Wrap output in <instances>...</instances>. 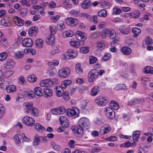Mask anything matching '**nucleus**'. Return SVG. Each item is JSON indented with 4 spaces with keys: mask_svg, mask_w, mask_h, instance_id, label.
I'll return each mask as SVG.
<instances>
[{
    "mask_svg": "<svg viewBox=\"0 0 153 153\" xmlns=\"http://www.w3.org/2000/svg\"><path fill=\"white\" fill-rule=\"evenodd\" d=\"M78 124L80 127L83 129H87L90 127V124L89 120L85 118H82L79 119Z\"/></svg>",
    "mask_w": 153,
    "mask_h": 153,
    "instance_id": "nucleus-1",
    "label": "nucleus"
},
{
    "mask_svg": "<svg viewBox=\"0 0 153 153\" xmlns=\"http://www.w3.org/2000/svg\"><path fill=\"white\" fill-rule=\"evenodd\" d=\"M98 76V71L96 69L91 70L88 74V79L90 82H92L96 79Z\"/></svg>",
    "mask_w": 153,
    "mask_h": 153,
    "instance_id": "nucleus-2",
    "label": "nucleus"
},
{
    "mask_svg": "<svg viewBox=\"0 0 153 153\" xmlns=\"http://www.w3.org/2000/svg\"><path fill=\"white\" fill-rule=\"evenodd\" d=\"M79 113L78 109L76 107L73 108L72 109L68 108L67 110V115L69 117L73 118L76 117L78 116Z\"/></svg>",
    "mask_w": 153,
    "mask_h": 153,
    "instance_id": "nucleus-3",
    "label": "nucleus"
},
{
    "mask_svg": "<svg viewBox=\"0 0 153 153\" xmlns=\"http://www.w3.org/2000/svg\"><path fill=\"white\" fill-rule=\"evenodd\" d=\"M23 123L29 126H31L34 125L35 122L34 119L31 117L28 116L24 117L22 120Z\"/></svg>",
    "mask_w": 153,
    "mask_h": 153,
    "instance_id": "nucleus-4",
    "label": "nucleus"
},
{
    "mask_svg": "<svg viewBox=\"0 0 153 153\" xmlns=\"http://www.w3.org/2000/svg\"><path fill=\"white\" fill-rule=\"evenodd\" d=\"M65 22L67 25L71 27L76 26L78 23V19L71 17L66 18L65 19Z\"/></svg>",
    "mask_w": 153,
    "mask_h": 153,
    "instance_id": "nucleus-5",
    "label": "nucleus"
},
{
    "mask_svg": "<svg viewBox=\"0 0 153 153\" xmlns=\"http://www.w3.org/2000/svg\"><path fill=\"white\" fill-rule=\"evenodd\" d=\"M108 100L105 97H97L95 102L97 104L100 106L105 105L108 102Z\"/></svg>",
    "mask_w": 153,
    "mask_h": 153,
    "instance_id": "nucleus-6",
    "label": "nucleus"
},
{
    "mask_svg": "<svg viewBox=\"0 0 153 153\" xmlns=\"http://www.w3.org/2000/svg\"><path fill=\"white\" fill-rule=\"evenodd\" d=\"M70 70L68 68H65L60 70L58 72L59 76L62 78H65L69 76L70 74Z\"/></svg>",
    "mask_w": 153,
    "mask_h": 153,
    "instance_id": "nucleus-7",
    "label": "nucleus"
},
{
    "mask_svg": "<svg viewBox=\"0 0 153 153\" xmlns=\"http://www.w3.org/2000/svg\"><path fill=\"white\" fill-rule=\"evenodd\" d=\"M75 36L76 39L79 41H84L87 39L86 34L79 31L76 32Z\"/></svg>",
    "mask_w": 153,
    "mask_h": 153,
    "instance_id": "nucleus-8",
    "label": "nucleus"
},
{
    "mask_svg": "<svg viewBox=\"0 0 153 153\" xmlns=\"http://www.w3.org/2000/svg\"><path fill=\"white\" fill-rule=\"evenodd\" d=\"M22 44L25 47H31L33 45V42L31 39L26 38L22 40Z\"/></svg>",
    "mask_w": 153,
    "mask_h": 153,
    "instance_id": "nucleus-9",
    "label": "nucleus"
},
{
    "mask_svg": "<svg viewBox=\"0 0 153 153\" xmlns=\"http://www.w3.org/2000/svg\"><path fill=\"white\" fill-rule=\"evenodd\" d=\"M77 55V51L71 49H69L65 53L66 57L70 59L71 58H74L76 57Z\"/></svg>",
    "mask_w": 153,
    "mask_h": 153,
    "instance_id": "nucleus-10",
    "label": "nucleus"
},
{
    "mask_svg": "<svg viewBox=\"0 0 153 153\" xmlns=\"http://www.w3.org/2000/svg\"><path fill=\"white\" fill-rule=\"evenodd\" d=\"M40 85L42 87H50L53 85V82L50 79H48L41 81Z\"/></svg>",
    "mask_w": 153,
    "mask_h": 153,
    "instance_id": "nucleus-11",
    "label": "nucleus"
},
{
    "mask_svg": "<svg viewBox=\"0 0 153 153\" xmlns=\"http://www.w3.org/2000/svg\"><path fill=\"white\" fill-rule=\"evenodd\" d=\"M106 35H107L111 39H113L116 36L115 31L112 29L105 28L103 30Z\"/></svg>",
    "mask_w": 153,
    "mask_h": 153,
    "instance_id": "nucleus-12",
    "label": "nucleus"
},
{
    "mask_svg": "<svg viewBox=\"0 0 153 153\" xmlns=\"http://www.w3.org/2000/svg\"><path fill=\"white\" fill-rule=\"evenodd\" d=\"M60 124L62 126L65 128L68 127L69 124L68 120L66 117L62 116L59 118Z\"/></svg>",
    "mask_w": 153,
    "mask_h": 153,
    "instance_id": "nucleus-13",
    "label": "nucleus"
},
{
    "mask_svg": "<svg viewBox=\"0 0 153 153\" xmlns=\"http://www.w3.org/2000/svg\"><path fill=\"white\" fill-rule=\"evenodd\" d=\"M92 5V3L90 0H84L80 4L81 8L84 10L89 9Z\"/></svg>",
    "mask_w": 153,
    "mask_h": 153,
    "instance_id": "nucleus-14",
    "label": "nucleus"
},
{
    "mask_svg": "<svg viewBox=\"0 0 153 153\" xmlns=\"http://www.w3.org/2000/svg\"><path fill=\"white\" fill-rule=\"evenodd\" d=\"M74 134L78 137H81L83 134V128L81 127H75L73 129Z\"/></svg>",
    "mask_w": 153,
    "mask_h": 153,
    "instance_id": "nucleus-15",
    "label": "nucleus"
},
{
    "mask_svg": "<svg viewBox=\"0 0 153 153\" xmlns=\"http://www.w3.org/2000/svg\"><path fill=\"white\" fill-rule=\"evenodd\" d=\"M45 42L47 45H53L54 44V37L53 35L48 36L45 39Z\"/></svg>",
    "mask_w": 153,
    "mask_h": 153,
    "instance_id": "nucleus-16",
    "label": "nucleus"
},
{
    "mask_svg": "<svg viewBox=\"0 0 153 153\" xmlns=\"http://www.w3.org/2000/svg\"><path fill=\"white\" fill-rule=\"evenodd\" d=\"M25 112L27 113H30L31 110L33 108V104L32 102H25Z\"/></svg>",
    "mask_w": 153,
    "mask_h": 153,
    "instance_id": "nucleus-17",
    "label": "nucleus"
},
{
    "mask_svg": "<svg viewBox=\"0 0 153 153\" xmlns=\"http://www.w3.org/2000/svg\"><path fill=\"white\" fill-rule=\"evenodd\" d=\"M144 100L143 99H134L129 102L128 105H134L136 104H139L140 103L144 102Z\"/></svg>",
    "mask_w": 153,
    "mask_h": 153,
    "instance_id": "nucleus-18",
    "label": "nucleus"
},
{
    "mask_svg": "<svg viewBox=\"0 0 153 153\" xmlns=\"http://www.w3.org/2000/svg\"><path fill=\"white\" fill-rule=\"evenodd\" d=\"M43 95L46 98L51 97L52 95L53 92L52 90L50 88H45L43 90Z\"/></svg>",
    "mask_w": 153,
    "mask_h": 153,
    "instance_id": "nucleus-19",
    "label": "nucleus"
},
{
    "mask_svg": "<svg viewBox=\"0 0 153 153\" xmlns=\"http://www.w3.org/2000/svg\"><path fill=\"white\" fill-rule=\"evenodd\" d=\"M13 19L16 20L14 21L15 23L17 25L19 26H22L23 25L24 23V21L21 19L19 17L17 16H14L13 18Z\"/></svg>",
    "mask_w": 153,
    "mask_h": 153,
    "instance_id": "nucleus-20",
    "label": "nucleus"
},
{
    "mask_svg": "<svg viewBox=\"0 0 153 153\" xmlns=\"http://www.w3.org/2000/svg\"><path fill=\"white\" fill-rule=\"evenodd\" d=\"M121 51L123 54L126 55H129L131 52V49L128 47H124L121 48Z\"/></svg>",
    "mask_w": 153,
    "mask_h": 153,
    "instance_id": "nucleus-21",
    "label": "nucleus"
},
{
    "mask_svg": "<svg viewBox=\"0 0 153 153\" xmlns=\"http://www.w3.org/2000/svg\"><path fill=\"white\" fill-rule=\"evenodd\" d=\"M111 129L110 126L108 124L104 125L102 127V130H101L102 134H105L108 132Z\"/></svg>",
    "mask_w": 153,
    "mask_h": 153,
    "instance_id": "nucleus-22",
    "label": "nucleus"
},
{
    "mask_svg": "<svg viewBox=\"0 0 153 153\" xmlns=\"http://www.w3.org/2000/svg\"><path fill=\"white\" fill-rule=\"evenodd\" d=\"M15 65L14 62L11 59L7 60L6 63L4 64L5 67L6 68H12Z\"/></svg>",
    "mask_w": 153,
    "mask_h": 153,
    "instance_id": "nucleus-23",
    "label": "nucleus"
},
{
    "mask_svg": "<svg viewBox=\"0 0 153 153\" xmlns=\"http://www.w3.org/2000/svg\"><path fill=\"white\" fill-rule=\"evenodd\" d=\"M30 112L31 115L34 117H37L39 115V111L34 107H33Z\"/></svg>",
    "mask_w": 153,
    "mask_h": 153,
    "instance_id": "nucleus-24",
    "label": "nucleus"
},
{
    "mask_svg": "<svg viewBox=\"0 0 153 153\" xmlns=\"http://www.w3.org/2000/svg\"><path fill=\"white\" fill-rule=\"evenodd\" d=\"M109 105L113 109L117 110L119 108L118 103L115 100H111Z\"/></svg>",
    "mask_w": 153,
    "mask_h": 153,
    "instance_id": "nucleus-25",
    "label": "nucleus"
},
{
    "mask_svg": "<svg viewBox=\"0 0 153 153\" xmlns=\"http://www.w3.org/2000/svg\"><path fill=\"white\" fill-rule=\"evenodd\" d=\"M100 88L97 86H94L91 89V95L93 96L97 95L100 91Z\"/></svg>",
    "mask_w": 153,
    "mask_h": 153,
    "instance_id": "nucleus-26",
    "label": "nucleus"
},
{
    "mask_svg": "<svg viewBox=\"0 0 153 153\" xmlns=\"http://www.w3.org/2000/svg\"><path fill=\"white\" fill-rule=\"evenodd\" d=\"M8 83L7 81L4 80L0 81V88L3 90L6 89Z\"/></svg>",
    "mask_w": 153,
    "mask_h": 153,
    "instance_id": "nucleus-27",
    "label": "nucleus"
},
{
    "mask_svg": "<svg viewBox=\"0 0 153 153\" xmlns=\"http://www.w3.org/2000/svg\"><path fill=\"white\" fill-rule=\"evenodd\" d=\"M140 134V132L139 131H136L133 132L132 134V138L135 142L138 141V136Z\"/></svg>",
    "mask_w": 153,
    "mask_h": 153,
    "instance_id": "nucleus-28",
    "label": "nucleus"
},
{
    "mask_svg": "<svg viewBox=\"0 0 153 153\" xmlns=\"http://www.w3.org/2000/svg\"><path fill=\"white\" fill-rule=\"evenodd\" d=\"M34 91L35 94L38 96L41 97L43 95V94L42 92V89L39 87H36L34 89Z\"/></svg>",
    "mask_w": 153,
    "mask_h": 153,
    "instance_id": "nucleus-29",
    "label": "nucleus"
},
{
    "mask_svg": "<svg viewBox=\"0 0 153 153\" xmlns=\"http://www.w3.org/2000/svg\"><path fill=\"white\" fill-rule=\"evenodd\" d=\"M24 53L22 51H18L14 54V56L16 59H20L22 58L24 56Z\"/></svg>",
    "mask_w": 153,
    "mask_h": 153,
    "instance_id": "nucleus-30",
    "label": "nucleus"
},
{
    "mask_svg": "<svg viewBox=\"0 0 153 153\" xmlns=\"http://www.w3.org/2000/svg\"><path fill=\"white\" fill-rule=\"evenodd\" d=\"M6 89L8 93L15 91L16 90V86L13 85L7 86Z\"/></svg>",
    "mask_w": 153,
    "mask_h": 153,
    "instance_id": "nucleus-31",
    "label": "nucleus"
},
{
    "mask_svg": "<svg viewBox=\"0 0 153 153\" xmlns=\"http://www.w3.org/2000/svg\"><path fill=\"white\" fill-rule=\"evenodd\" d=\"M132 31L134 33L133 37L134 38L137 37L141 32V30L138 28L135 27L133 28Z\"/></svg>",
    "mask_w": 153,
    "mask_h": 153,
    "instance_id": "nucleus-32",
    "label": "nucleus"
},
{
    "mask_svg": "<svg viewBox=\"0 0 153 153\" xmlns=\"http://www.w3.org/2000/svg\"><path fill=\"white\" fill-rule=\"evenodd\" d=\"M144 72L146 74H153V68L150 66H147L144 68Z\"/></svg>",
    "mask_w": 153,
    "mask_h": 153,
    "instance_id": "nucleus-33",
    "label": "nucleus"
},
{
    "mask_svg": "<svg viewBox=\"0 0 153 153\" xmlns=\"http://www.w3.org/2000/svg\"><path fill=\"white\" fill-rule=\"evenodd\" d=\"M34 127L36 130L39 131H45V128L44 127L41 126L39 123H36L34 126Z\"/></svg>",
    "mask_w": 153,
    "mask_h": 153,
    "instance_id": "nucleus-34",
    "label": "nucleus"
},
{
    "mask_svg": "<svg viewBox=\"0 0 153 153\" xmlns=\"http://www.w3.org/2000/svg\"><path fill=\"white\" fill-rule=\"evenodd\" d=\"M70 45L75 48H77L80 45V43L79 42L76 41H71L69 42Z\"/></svg>",
    "mask_w": 153,
    "mask_h": 153,
    "instance_id": "nucleus-35",
    "label": "nucleus"
},
{
    "mask_svg": "<svg viewBox=\"0 0 153 153\" xmlns=\"http://www.w3.org/2000/svg\"><path fill=\"white\" fill-rule=\"evenodd\" d=\"M39 137L38 135H36L34 137L33 140V145L35 146H37L38 145L40 142Z\"/></svg>",
    "mask_w": 153,
    "mask_h": 153,
    "instance_id": "nucleus-36",
    "label": "nucleus"
},
{
    "mask_svg": "<svg viewBox=\"0 0 153 153\" xmlns=\"http://www.w3.org/2000/svg\"><path fill=\"white\" fill-rule=\"evenodd\" d=\"M35 43L36 46L39 48H40L42 47L43 41L42 39H38L36 40Z\"/></svg>",
    "mask_w": 153,
    "mask_h": 153,
    "instance_id": "nucleus-37",
    "label": "nucleus"
},
{
    "mask_svg": "<svg viewBox=\"0 0 153 153\" xmlns=\"http://www.w3.org/2000/svg\"><path fill=\"white\" fill-rule=\"evenodd\" d=\"M107 15V11L105 9H102L98 13V15L100 17H105Z\"/></svg>",
    "mask_w": 153,
    "mask_h": 153,
    "instance_id": "nucleus-38",
    "label": "nucleus"
},
{
    "mask_svg": "<svg viewBox=\"0 0 153 153\" xmlns=\"http://www.w3.org/2000/svg\"><path fill=\"white\" fill-rule=\"evenodd\" d=\"M71 83V81L70 80H64L62 82L61 85L62 88H65L67 85H68Z\"/></svg>",
    "mask_w": 153,
    "mask_h": 153,
    "instance_id": "nucleus-39",
    "label": "nucleus"
},
{
    "mask_svg": "<svg viewBox=\"0 0 153 153\" xmlns=\"http://www.w3.org/2000/svg\"><path fill=\"white\" fill-rule=\"evenodd\" d=\"M1 23L2 25L5 27H9L10 25V22L9 20L6 21L4 18L1 20Z\"/></svg>",
    "mask_w": 153,
    "mask_h": 153,
    "instance_id": "nucleus-40",
    "label": "nucleus"
},
{
    "mask_svg": "<svg viewBox=\"0 0 153 153\" xmlns=\"http://www.w3.org/2000/svg\"><path fill=\"white\" fill-rule=\"evenodd\" d=\"M73 32L71 30H68L64 32L63 33V35L65 36L66 37H69L72 36L74 35Z\"/></svg>",
    "mask_w": 153,
    "mask_h": 153,
    "instance_id": "nucleus-41",
    "label": "nucleus"
},
{
    "mask_svg": "<svg viewBox=\"0 0 153 153\" xmlns=\"http://www.w3.org/2000/svg\"><path fill=\"white\" fill-rule=\"evenodd\" d=\"M144 41L146 44L147 45H152L153 43V40L148 36L145 39Z\"/></svg>",
    "mask_w": 153,
    "mask_h": 153,
    "instance_id": "nucleus-42",
    "label": "nucleus"
},
{
    "mask_svg": "<svg viewBox=\"0 0 153 153\" xmlns=\"http://www.w3.org/2000/svg\"><path fill=\"white\" fill-rule=\"evenodd\" d=\"M58 114H63L66 111V109L64 106H61L57 108Z\"/></svg>",
    "mask_w": 153,
    "mask_h": 153,
    "instance_id": "nucleus-43",
    "label": "nucleus"
},
{
    "mask_svg": "<svg viewBox=\"0 0 153 153\" xmlns=\"http://www.w3.org/2000/svg\"><path fill=\"white\" fill-rule=\"evenodd\" d=\"M30 0H21L19 1V2L22 6L29 7L30 6V4L29 3V2Z\"/></svg>",
    "mask_w": 153,
    "mask_h": 153,
    "instance_id": "nucleus-44",
    "label": "nucleus"
},
{
    "mask_svg": "<svg viewBox=\"0 0 153 153\" xmlns=\"http://www.w3.org/2000/svg\"><path fill=\"white\" fill-rule=\"evenodd\" d=\"M105 46V44L103 41L99 42L97 43V47L98 48L103 49Z\"/></svg>",
    "mask_w": 153,
    "mask_h": 153,
    "instance_id": "nucleus-45",
    "label": "nucleus"
},
{
    "mask_svg": "<svg viewBox=\"0 0 153 153\" xmlns=\"http://www.w3.org/2000/svg\"><path fill=\"white\" fill-rule=\"evenodd\" d=\"M112 15H119L122 13V10L117 7H114L113 9Z\"/></svg>",
    "mask_w": 153,
    "mask_h": 153,
    "instance_id": "nucleus-46",
    "label": "nucleus"
},
{
    "mask_svg": "<svg viewBox=\"0 0 153 153\" xmlns=\"http://www.w3.org/2000/svg\"><path fill=\"white\" fill-rule=\"evenodd\" d=\"M8 56L7 53L6 52H4L0 54V61H4Z\"/></svg>",
    "mask_w": 153,
    "mask_h": 153,
    "instance_id": "nucleus-47",
    "label": "nucleus"
},
{
    "mask_svg": "<svg viewBox=\"0 0 153 153\" xmlns=\"http://www.w3.org/2000/svg\"><path fill=\"white\" fill-rule=\"evenodd\" d=\"M35 27L34 26H33L30 27L29 29L28 33L29 35L33 36L34 32H36V30H35Z\"/></svg>",
    "mask_w": 153,
    "mask_h": 153,
    "instance_id": "nucleus-48",
    "label": "nucleus"
},
{
    "mask_svg": "<svg viewBox=\"0 0 153 153\" xmlns=\"http://www.w3.org/2000/svg\"><path fill=\"white\" fill-rule=\"evenodd\" d=\"M105 115L110 119H112L115 117V112L113 111H110L105 114Z\"/></svg>",
    "mask_w": 153,
    "mask_h": 153,
    "instance_id": "nucleus-49",
    "label": "nucleus"
},
{
    "mask_svg": "<svg viewBox=\"0 0 153 153\" xmlns=\"http://www.w3.org/2000/svg\"><path fill=\"white\" fill-rule=\"evenodd\" d=\"M69 14L74 17H76L79 15V13L76 10H72L69 12Z\"/></svg>",
    "mask_w": 153,
    "mask_h": 153,
    "instance_id": "nucleus-50",
    "label": "nucleus"
},
{
    "mask_svg": "<svg viewBox=\"0 0 153 153\" xmlns=\"http://www.w3.org/2000/svg\"><path fill=\"white\" fill-rule=\"evenodd\" d=\"M80 51L81 53H86L89 51V48L88 47H82L80 48Z\"/></svg>",
    "mask_w": 153,
    "mask_h": 153,
    "instance_id": "nucleus-51",
    "label": "nucleus"
},
{
    "mask_svg": "<svg viewBox=\"0 0 153 153\" xmlns=\"http://www.w3.org/2000/svg\"><path fill=\"white\" fill-rule=\"evenodd\" d=\"M75 70L76 73L78 74H81L82 72V70L80 68V65L79 64L76 65L75 66Z\"/></svg>",
    "mask_w": 153,
    "mask_h": 153,
    "instance_id": "nucleus-52",
    "label": "nucleus"
},
{
    "mask_svg": "<svg viewBox=\"0 0 153 153\" xmlns=\"http://www.w3.org/2000/svg\"><path fill=\"white\" fill-rule=\"evenodd\" d=\"M62 97L63 99L66 101L68 100L69 99V93L67 91L64 92L62 94Z\"/></svg>",
    "mask_w": 153,
    "mask_h": 153,
    "instance_id": "nucleus-53",
    "label": "nucleus"
},
{
    "mask_svg": "<svg viewBox=\"0 0 153 153\" xmlns=\"http://www.w3.org/2000/svg\"><path fill=\"white\" fill-rule=\"evenodd\" d=\"M5 110L3 108L2 105L0 104V120L2 118L3 116L5 114Z\"/></svg>",
    "mask_w": 153,
    "mask_h": 153,
    "instance_id": "nucleus-54",
    "label": "nucleus"
},
{
    "mask_svg": "<svg viewBox=\"0 0 153 153\" xmlns=\"http://www.w3.org/2000/svg\"><path fill=\"white\" fill-rule=\"evenodd\" d=\"M37 78L33 75H30L28 76V80L30 82H33L36 81Z\"/></svg>",
    "mask_w": 153,
    "mask_h": 153,
    "instance_id": "nucleus-55",
    "label": "nucleus"
},
{
    "mask_svg": "<svg viewBox=\"0 0 153 153\" xmlns=\"http://www.w3.org/2000/svg\"><path fill=\"white\" fill-rule=\"evenodd\" d=\"M90 63L93 64L95 63L97 61V59L94 56H90L89 57Z\"/></svg>",
    "mask_w": 153,
    "mask_h": 153,
    "instance_id": "nucleus-56",
    "label": "nucleus"
},
{
    "mask_svg": "<svg viewBox=\"0 0 153 153\" xmlns=\"http://www.w3.org/2000/svg\"><path fill=\"white\" fill-rule=\"evenodd\" d=\"M111 57V55L108 53H105V54L102 56V59L103 61H105L108 60Z\"/></svg>",
    "mask_w": 153,
    "mask_h": 153,
    "instance_id": "nucleus-57",
    "label": "nucleus"
},
{
    "mask_svg": "<svg viewBox=\"0 0 153 153\" xmlns=\"http://www.w3.org/2000/svg\"><path fill=\"white\" fill-rule=\"evenodd\" d=\"M60 16L58 15L55 16H51L50 19L52 20L53 22H56L59 19Z\"/></svg>",
    "mask_w": 153,
    "mask_h": 153,
    "instance_id": "nucleus-58",
    "label": "nucleus"
},
{
    "mask_svg": "<svg viewBox=\"0 0 153 153\" xmlns=\"http://www.w3.org/2000/svg\"><path fill=\"white\" fill-rule=\"evenodd\" d=\"M130 16L133 19H137L140 17V13L136 11L134 13H131L130 14Z\"/></svg>",
    "mask_w": 153,
    "mask_h": 153,
    "instance_id": "nucleus-59",
    "label": "nucleus"
},
{
    "mask_svg": "<svg viewBox=\"0 0 153 153\" xmlns=\"http://www.w3.org/2000/svg\"><path fill=\"white\" fill-rule=\"evenodd\" d=\"M49 28L51 34V35H53L56 33V27L54 26H50L49 27Z\"/></svg>",
    "mask_w": 153,
    "mask_h": 153,
    "instance_id": "nucleus-60",
    "label": "nucleus"
},
{
    "mask_svg": "<svg viewBox=\"0 0 153 153\" xmlns=\"http://www.w3.org/2000/svg\"><path fill=\"white\" fill-rule=\"evenodd\" d=\"M87 102L85 100L82 101L80 103V107L82 109H84L86 107Z\"/></svg>",
    "mask_w": 153,
    "mask_h": 153,
    "instance_id": "nucleus-61",
    "label": "nucleus"
},
{
    "mask_svg": "<svg viewBox=\"0 0 153 153\" xmlns=\"http://www.w3.org/2000/svg\"><path fill=\"white\" fill-rule=\"evenodd\" d=\"M120 31L121 33L124 35H126L128 33L129 30L128 29H123L121 28L120 29Z\"/></svg>",
    "mask_w": 153,
    "mask_h": 153,
    "instance_id": "nucleus-62",
    "label": "nucleus"
},
{
    "mask_svg": "<svg viewBox=\"0 0 153 153\" xmlns=\"http://www.w3.org/2000/svg\"><path fill=\"white\" fill-rule=\"evenodd\" d=\"M105 23L104 22H100L98 25V27L99 30H101L105 26Z\"/></svg>",
    "mask_w": 153,
    "mask_h": 153,
    "instance_id": "nucleus-63",
    "label": "nucleus"
},
{
    "mask_svg": "<svg viewBox=\"0 0 153 153\" xmlns=\"http://www.w3.org/2000/svg\"><path fill=\"white\" fill-rule=\"evenodd\" d=\"M57 27L59 30H62L65 27V25L63 23H59L57 25Z\"/></svg>",
    "mask_w": 153,
    "mask_h": 153,
    "instance_id": "nucleus-64",
    "label": "nucleus"
}]
</instances>
